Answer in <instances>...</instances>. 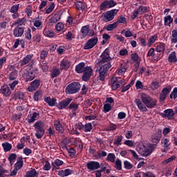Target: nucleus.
<instances>
[{
	"label": "nucleus",
	"mask_w": 177,
	"mask_h": 177,
	"mask_svg": "<svg viewBox=\"0 0 177 177\" xmlns=\"http://www.w3.org/2000/svg\"><path fill=\"white\" fill-rule=\"evenodd\" d=\"M10 71H11L8 75V79L10 81H16L17 80V77H19V74L17 73V70H16V67L13 65H11L9 68Z\"/></svg>",
	"instance_id": "9b49d317"
},
{
	"label": "nucleus",
	"mask_w": 177,
	"mask_h": 177,
	"mask_svg": "<svg viewBox=\"0 0 177 177\" xmlns=\"http://www.w3.org/2000/svg\"><path fill=\"white\" fill-rule=\"evenodd\" d=\"M37 117H39V112H33L32 114H29L27 118L28 124H32L37 121Z\"/></svg>",
	"instance_id": "6ab92c4d"
},
{
	"label": "nucleus",
	"mask_w": 177,
	"mask_h": 177,
	"mask_svg": "<svg viewBox=\"0 0 177 177\" xmlns=\"http://www.w3.org/2000/svg\"><path fill=\"white\" fill-rule=\"evenodd\" d=\"M115 168L117 171H121V169H122V162H121V160L119 158L115 160Z\"/></svg>",
	"instance_id": "c03bdc74"
},
{
	"label": "nucleus",
	"mask_w": 177,
	"mask_h": 177,
	"mask_svg": "<svg viewBox=\"0 0 177 177\" xmlns=\"http://www.w3.org/2000/svg\"><path fill=\"white\" fill-rule=\"evenodd\" d=\"M115 23H118V26L119 23H120L121 24H127V18L124 17V15H120L119 19Z\"/></svg>",
	"instance_id": "5fc2aeb1"
},
{
	"label": "nucleus",
	"mask_w": 177,
	"mask_h": 177,
	"mask_svg": "<svg viewBox=\"0 0 177 177\" xmlns=\"http://www.w3.org/2000/svg\"><path fill=\"white\" fill-rule=\"evenodd\" d=\"M63 164H64L63 160H61L60 159H55L54 162H52L51 163V165L53 166L52 171L57 169V167H61V165H63Z\"/></svg>",
	"instance_id": "bb28decb"
},
{
	"label": "nucleus",
	"mask_w": 177,
	"mask_h": 177,
	"mask_svg": "<svg viewBox=\"0 0 177 177\" xmlns=\"http://www.w3.org/2000/svg\"><path fill=\"white\" fill-rule=\"evenodd\" d=\"M148 12H150V7L140 6L138 9L133 10L131 19L135 20L138 15H143V13H148Z\"/></svg>",
	"instance_id": "39448f33"
},
{
	"label": "nucleus",
	"mask_w": 177,
	"mask_h": 177,
	"mask_svg": "<svg viewBox=\"0 0 177 177\" xmlns=\"http://www.w3.org/2000/svg\"><path fill=\"white\" fill-rule=\"evenodd\" d=\"M40 66L43 71L46 72L48 70H49V66H48V64H46V61L43 60L40 63Z\"/></svg>",
	"instance_id": "09e8293b"
},
{
	"label": "nucleus",
	"mask_w": 177,
	"mask_h": 177,
	"mask_svg": "<svg viewBox=\"0 0 177 177\" xmlns=\"http://www.w3.org/2000/svg\"><path fill=\"white\" fill-rule=\"evenodd\" d=\"M73 102V98H66L58 103L57 108L59 110H63L66 107H68L70 103Z\"/></svg>",
	"instance_id": "dca6fc26"
},
{
	"label": "nucleus",
	"mask_w": 177,
	"mask_h": 177,
	"mask_svg": "<svg viewBox=\"0 0 177 177\" xmlns=\"http://www.w3.org/2000/svg\"><path fill=\"white\" fill-rule=\"evenodd\" d=\"M121 84H122V80L113 81L111 84L112 91H117L121 86Z\"/></svg>",
	"instance_id": "c9c22d12"
},
{
	"label": "nucleus",
	"mask_w": 177,
	"mask_h": 177,
	"mask_svg": "<svg viewBox=\"0 0 177 177\" xmlns=\"http://www.w3.org/2000/svg\"><path fill=\"white\" fill-rule=\"evenodd\" d=\"M169 63H177L176 52H171L167 58Z\"/></svg>",
	"instance_id": "c85d7f7f"
},
{
	"label": "nucleus",
	"mask_w": 177,
	"mask_h": 177,
	"mask_svg": "<svg viewBox=\"0 0 177 177\" xmlns=\"http://www.w3.org/2000/svg\"><path fill=\"white\" fill-rule=\"evenodd\" d=\"M24 21H26V20H24V18L19 19L18 20H17L15 22H14L12 24V27H13V26H17V24H18V26H20V27H22Z\"/></svg>",
	"instance_id": "4d7b16f0"
},
{
	"label": "nucleus",
	"mask_w": 177,
	"mask_h": 177,
	"mask_svg": "<svg viewBox=\"0 0 177 177\" xmlns=\"http://www.w3.org/2000/svg\"><path fill=\"white\" fill-rule=\"evenodd\" d=\"M136 150L142 157H149V156L151 154V151H150L149 148L143 144L140 145L136 148Z\"/></svg>",
	"instance_id": "6e6552de"
},
{
	"label": "nucleus",
	"mask_w": 177,
	"mask_h": 177,
	"mask_svg": "<svg viewBox=\"0 0 177 177\" xmlns=\"http://www.w3.org/2000/svg\"><path fill=\"white\" fill-rule=\"evenodd\" d=\"M106 4L108 5L109 9L111 8H114L117 5V2L114 1V0H106Z\"/></svg>",
	"instance_id": "052dcab7"
},
{
	"label": "nucleus",
	"mask_w": 177,
	"mask_h": 177,
	"mask_svg": "<svg viewBox=\"0 0 177 177\" xmlns=\"http://www.w3.org/2000/svg\"><path fill=\"white\" fill-rule=\"evenodd\" d=\"M2 147L5 151V153H7V151H10L12 150V144L6 142L2 144Z\"/></svg>",
	"instance_id": "4c0bfd02"
},
{
	"label": "nucleus",
	"mask_w": 177,
	"mask_h": 177,
	"mask_svg": "<svg viewBox=\"0 0 177 177\" xmlns=\"http://www.w3.org/2000/svg\"><path fill=\"white\" fill-rule=\"evenodd\" d=\"M60 70H64L65 71H67L68 70L69 67L71 66V62L68 59H64L61 61L60 64Z\"/></svg>",
	"instance_id": "f3484780"
},
{
	"label": "nucleus",
	"mask_w": 177,
	"mask_h": 177,
	"mask_svg": "<svg viewBox=\"0 0 177 177\" xmlns=\"http://www.w3.org/2000/svg\"><path fill=\"white\" fill-rule=\"evenodd\" d=\"M124 165L125 169H132V168H133V165H132L128 160L124 161Z\"/></svg>",
	"instance_id": "0e129e2a"
},
{
	"label": "nucleus",
	"mask_w": 177,
	"mask_h": 177,
	"mask_svg": "<svg viewBox=\"0 0 177 177\" xmlns=\"http://www.w3.org/2000/svg\"><path fill=\"white\" fill-rule=\"evenodd\" d=\"M80 89L81 84H80V82H73L66 86L65 92L67 95H74L78 93Z\"/></svg>",
	"instance_id": "7ed1b4c3"
},
{
	"label": "nucleus",
	"mask_w": 177,
	"mask_h": 177,
	"mask_svg": "<svg viewBox=\"0 0 177 177\" xmlns=\"http://www.w3.org/2000/svg\"><path fill=\"white\" fill-rule=\"evenodd\" d=\"M97 42H99V38H97V37H92L84 44L83 49H84V50H89L95 48V46L97 45Z\"/></svg>",
	"instance_id": "0eeeda50"
},
{
	"label": "nucleus",
	"mask_w": 177,
	"mask_h": 177,
	"mask_svg": "<svg viewBox=\"0 0 177 177\" xmlns=\"http://www.w3.org/2000/svg\"><path fill=\"white\" fill-rule=\"evenodd\" d=\"M109 9V6L107 5V2L104 1L100 5V10L106 11Z\"/></svg>",
	"instance_id": "bf43d9fd"
},
{
	"label": "nucleus",
	"mask_w": 177,
	"mask_h": 177,
	"mask_svg": "<svg viewBox=\"0 0 177 177\" xmlns=\"http://www.w3.org/2000/svg\"><path fill=\"white\" fill-rule=\"evenodd\" d=\"M75 6H76V9L77 10H84L85 9V6L82 1H77L75 3Z\"/></svg>",
	"instance_id": "a18cd8bd"
},
{
	"label": "nucleus",
	"mask_w": 177,
	"mask_h": 177,
	"mask_svg": "<svg viewBox=\"0 0 177 177\" xmlns=\"http://www.w3.org/2000/svg\"><path fill=\"white\" fill-rule=\"evenodd\" d=\"M16 158H17V155H16V153H11L9 155L8 161L10 162V165H13V164H15Z\"/></svg>",
	"instance_id": "a19ab883"
},
{
	"label": "nucleus",
	"mask_w": 177,
	"mask_h": 177,
	"mask_svg": "<svg viewBox=\"0 0 177 177\" xmlns=\"http://www.w3.org/2000/svg\"><path fill=\"white\" fill-rule=\"evenodd\" d=\"M14 37L19 38L24 34V27L17 26L13 30Z\"/></svg>",
	"instance_id": "a211bd4d"
},
{
	"label": "nucleus",
	"mask_w": 177,
	"mask_h": 177,
	"mask_svg": "<svg viewBox=\"0 0 177 177\" xmlns=\"http://www.w3.org/2000/svg\"><path fill=\"white\" fill-rule=\"evenodd\" d=\"M135 103H136V106H138L140 111H142L144 113H147V111H149V110L145 106V104H143V103H142V101L140 100V99H136Z\"/></svg>",
	"instance_id": "b1692460"
},
{
	"label": "nucleus",
	"mask_w": 177,
	"mask_h": 177,
	"mask_svg": "<svg viewBox=\"0 0 177 177\" xmlns=\"http://www.w3.org/2000/svg\"><path fill=\"white\" fill-rule=\"evenodd\" d=\"M177 97V87H174L173 91L171 92L169 95V99H176Z\"/></svg>",
	"instance_id": "6e6d98bb"
},
{
	"label": "nucleus",
	"mask_w": 177,
	"mask_h": 177,
	"mask_svg": "<svg viewBox=\"0 0 177 177\" xmlns=\"http://www.w3.org/2000/svg\"><path fill=\"white\" fill-rule=\"evenodd\" d=\"M106 161H110V162H115V155L114 153H109L106 158Z\"/></svg>",
	"instance_id": "3c124183"
},
{
	"label": "nucleus",
	"mask_w": 177,
	"mask_h": 177,
	"mask_svg": "<svg viewBox=\"0 0 177 177\" xmlns=\"http://www.w3.org/2000/svg\"><path fill=\"white\" fill-rule=\"evenodd\" d=\"M33 57H34V55L32 54L26 55L24 59L20 60L19 62L20 66L23 67V66H26V64H28V63L31 62Z\"/></svg>",
	"instance_id": "5701e85b"
},
{
	"label": "nucleus",
	"mask_w": 177,
	"mask_h": 177,
	"mask_svg": "<svg viewBox=\"0 0 177 177\" xmlns=\"http://www.w3.org/2000/svg\"><path fill=\"white\" fill-rule=\"evenodd\" d=\"M117 27H118V22H114L113 24H108L105 27V30H106V31H113V30H115Z\"/></svg>",
	"instance_id": "72a5a7b5"
},
{
	"label": "nucleus",
	"mask_w": 177,
	"mask_h": 177,
	"mask_svg": "<svg viewBox=\"0 0 177 177\" xmlns=\"http://www.w3.org/2000/svg\"><path fill=\"white\" fill-rule=\"evenodd\" d=\"M89 30V26H84L81 29V32L84 37H86L88 31Z\"/></svg>",
	"instance_id": "680f3d73"
},
{
	"label": "nucleus",
	"mask_w": 177,
	"mask_h": 177,
	"mask_svg": "<svg viewBox=\"0 0 177 177\" xmlns=\"http://www.w3.org/2000/svg\"><path fill=\"white\" fill-rule=\"evenodd\" d=\"M41 85V80L35 79L30 83V86L28 87V92H34L39 88Z\"/></svg>",
	"instance_id": "4468645a"
},
{
	"label": "nucleus",
	"mask_w": 177,
	"mask_h": 177,
	"mask_svg": "<svg viewBox=\"0 0 177 177\" xmlns=\"http://www.w3.org/2000/svg\"><path fill=\"white\" fill-rule=\"evenodd\" d=\"M156 52L158 53L161 52H164L165 50V44L164 43H160L156 48Z\"/></svg>",
	"instance_id": "79ce46f5"
},
{
	"label": "nucleus",
	"mask_w": 177,
	"mask_h": 177,
	"mask_svg": "<svg viewBox=\"0 0 177 177\" xmlns=\"http://www.w3.org/2000/svg\"><path fill=\"white\" fill-rule=\"evenodd\" d=\"M33 25L35 26V27H37V28H39V27L40 28H42V22L41 21V20H33Z\"/></svg>",
	"instance_id": "338daca9"
},
{
	"label": "nucleus",
	"mask_w": 177,
	"mask_h": 177,
	"mask_svg": "<svg viewBox=\"0 0 177 177\" xmlns=\"http://www.w3.org/2000/svg\"><path fill=\"white\" fill-rule=\"evenodd\" d=\"M53 9H55V3H52L48 7L46 8V15L52 13V12H53Z\"/></svg>",
	"instance_id": "603ef678"
},
{
	"label": "nucleus",
	"mask_w": 177,
	"mask_h": 177,
	"mask_svg": "<svg viewBox=\"0 0 177 177\" xmlns=\"http://www.w3.org/2000/svg\"><path fill=\"white\" fill-rule=\"evenodd\" d=\"M44 100L46 103H47V104H48L50 107L55 106L56 105V102H57V100H56V98L55 97L51 98L50 96L49 97L45 96L44 97Z\"/></svg>",
	"instance_id": "4be33fe9"
},
{
	"label": "nucleus",
	"mask_w": 177,
	"mask_h": 177,
	"mask_svg": "<svg viewBox=\"0 0 177 177\" xmlns=\"http://www.w3.org/2000/svg\"><path fill=\"white\" fill-rule=\"evenodd\" d=\"M171 90L172 88L171 86L163 88L159 95V101L165 102V99H167Z\"/></svg>",
	"instance_id": "1a4fd4ad"
},
{
	"label": "nucleus",
	"mask_w": 177,
	"mask_h": 177,
	"mask_svg": "<svg viewBox=\"0 0 177 177\" xmlns=\"http://www.w3.org/2000/svg\"><path fill=\"white\" fill-rule=\"evenodd\" d=\"M37 170H35V169H32L26 172L25 177H35L37 176Z\"/></svg>",
	"instance_id": "ea45409f"
},
{
	"label": "nucleus",
	"mask_w": 177,
	"mask_h": 177,
	"mask_svg": "<svg viewBox=\"0 0 177 177\" xmlns=\"http://www.w3.org/2000/svg\"><path fill=\"white\" fill-rule=\"evenodd\" d=\"M160 86V83L158 82L153 81L151 83V89L152 91H157Z\"/></svg>",
	"instance_id": "8fccbe9b"
},
{
	"label": "nucleus",
	"mask_w": 177,
	"mask_h": 177,
	"mask_svg": "<svg viewBox=\"0 0 177 177\" xmlns=\"http://www.w3.org/2000/svg\"><path fill=\"white\" fill-rule=\"evenodd\" d=\"M79 106L80 104H78L77 102H72L69 104L68 109L69 110H73V111H76L77 110H78Z\"/></svg>",
	"instance_id": "58836bf2"
},
{
	"label": "nucleus",
	"mask_w": 177,
	"mask_h": 177,
	"mask_svg": "<svg viewBox=\"0 0 177 177\" xmlns=\"http://www.w3.org/2000/svg\"><path fill=\"white\" fill-rule=\"evenodd\" d=\"M141 100L147 109H154L157 106V100L145 93L141 94Z\"/></svg>",
	"instance_id": "f257e3e1"
},
{
	"label": "nucleus",
	"mask_w": 177,
	"mask_h": 177,
	"mask_svg": "<svg viewBox=\"0 0 177 177\" xmlns=\"http://www.w3.org/2000/svg\"><path fill=\"white\" fill-rule=\"evenodd\" d=\"M60 20V15L55 14L50 19L49 23L55 24L57 21Z\"/></svg>",
	"instance_id": "37998d69"
},
{
	"label": "nucleus",
	"mask_w": 177,
	"mask_h": 177,
	"mask_svg": "<svg viewBox=\"0 0 177 177\" xmlns=\"http://www.w3.org/2000/svg\"><path fill=\"white\" fill-rule=\"evenodd\" d=\"M25 38L28 41L32 38V36L31 35V30L30 28H28L27 30L25 31Z\"/></svg>",
	"instance_id": "69168bd1"
},
{
	"label": "nucleus",
	"mask_w": 177,
	"mask_h": 177,
	"mask_svg": "<svg viewBox=\"0 0 177 177\" xmlns=\"http://www.w3.org/2000/svg\"><path fill=\"white\" fill-rule=\"evenodd\" d=\"M161 143L162 145H164L165 149H171V147H169V146H171V142L169 138H162L161 140Z\"/></svg>",
	"instance_id": "e433bc0d"
},
{
	"label": "nucleus",
	"mask_w": 177,
	"mask_h": 177,
	"mask_svg": "<svg viewBox=\"0 0 177 177\" xmlns=\"http://www.w3.org/2000/svg\"><path fill=\"white\" fill-rule=\"evenodd\" d=\"M124 139V137L120 136H116L115 139L114 140L113 145L115 146H121L122 145V140Z\"/></svg>",
	"instance_id": "2f4dec72"
},
{
	"label": "nucleus",
	"mask_w": 177,
	"mask_h": 177,
	"mask_svg": "<svg viewBox=\"0 0 177 177\" xmlns=\"http://www.w3.org/2000/svg\"><path fill=\"white\" fill-rule=\"evenodd\" d=\"M38 73V68H35L33 70L28 71L25 74V82H29V81H32L35 78V74Z\"/></svg>",
	"instance_id": "f8f14e48"
},
{
	"label": "nucleus",
	"mask_w": 177,
	"mask_h": 177,
	"mask_svg": "<svg viewBox=\"0 0 177 177\" xmlns=\"http://www.w3.org/2000/svg\"><path fill=\"white\" fill-rule=\"evenodd\" d=\"M54 127L59 133H63L64 132V127H63V124L60 123V120H55Z\"/></svg>",
	"instance_id": "393cba45"
},
{
	"label": "nucleus",
	"mask_w": 177,
	"mask_h": 177,
	"mask_svg": "<svg viewBox=\"0 0 177 177\" xmlns=\"http://www.w3.org/2000/svg\"><path fill=\"white\" fill-rule=\"evenodd\" d=\"M62 74V70L54 68L51 72V78H56V77H59Z\"/></svg>",
	"instance_id": "f704fd0d"
},
{
	"label": "nucleus",
	"mask_w": 177,
	"mask_h": 177,
	"mask_svg": "<svg viewBox=\"0 0 177 177\" xmlns=\"http://www.w3.org/2000/svg\"><path fill=\"white\" fill-rule=\"evenodd\" d=\"M110 68H111V64L110 63L104 64L100 67L98 70V80H100V81H104V80H106L107 72Z\"/></svg>",
	"instance_id": "20e7f679"
},
{
	"label": "nucleus",
	"mask_w": 177,
	"mask_h": 177,
	"mask_svg": "<svg viewBox=\"0 0 177 177\" xmlns=\"http://www.w3.org/2000/svg\"><path fill=\"white\" fill-rule=\"evenodd\" d=\"M160 140H161V132L155 133L153 135L151 136L152 143L158 145V143H160Z\"/></svg>",
	"instance_id": "a878e982"
},
{
	"label": "nucleus",
	"mask_w": 177,
	"mask_h": 177,
	"mask_svg": "<svg viewBox=\"0 0 177 177\" xmlns=\"http://www.w3.org/2000/svg\"><path fill=\"white\" fill-rule=\"evenodd\" d=\"M165 26L171 27V24L174 22V19L171 15H167L164 17Z\"/></svg>",
	"instance_id": "473e14b6"
},
{
	"label": "nucleus",
	"mask_w": 177,
	"mask_h": 177,
	"mask_svg": "<svg viewBox=\"0 0 177 177\" xmlns=\"http://www.w3.org/2000/svg\"><path fill=\"white\" fill-rule=\"evenodd\" d=\"M75 72L77 74H82V73L86 71V66H85V62L79 63L75 68Z\"/></svg>",
	"instance_id": "aec40b11"
},
{
	"label": "nucleus",
	"mask_w": 177,
	"mask_h": 177,
	"mask_svg": "<svg viewBox=\"0 0 177 177\" xmlns=\"http://www.w3.org/2000/svg\"><path fill=\"white\" fill-rule=\"evenodd\" d=\"M158 39V35L155 34L149 37L147 42L148 48H150L154 42H156Z\"/></svg>",
	"instance_id": "c756f323"
},
{
	"label": "nucleus",
	"mask_w": 177,
	"mask_h": 177,
	"mask_svg": "<svg viewBox=\"0 0 177 177\" xmlns=\"http://www.w3.org/2000/svg\"><path fill=\"white\" fill-rule=\"evenodd\" d=\"M19 6L20 4L13 5L10 10V13H17L19 11Z\"/></svg>",
	"instance_id": "e2e57ef3"
},
{
	"label": "nucleus",
	"mask_w": 177,
	"mask_h": 177,
	"mask_svg": "<svg viewBox=\"0 0 177 177\" xmlns=\"http://www.w3.org/2000/svg\"><path fill=\"white\" fill-rule=\"evenodd\" d=\"M86 168L87 169H89V171H96V169L100 168V163L93 160L89 161L86 164Z\"/></svg>",
	"instance_id": "2eb2a0df"
},
{
	"label": "nucleus",
	"mask_w": 177,
	"mask_h": 177,
	"mask_svg": "<svg viewBox=\"0 0 177 177\" xmlns=\"http://www.w3.org/2000/svg\"><path fill=\"white\" fill-rule=\"evenodd\" d=\"M64 148L66 149L71 157H74L75 156V153H77V151H75V149H74V148L73 147L67 148V145H64Z\"/></svg>",
	"instance_id": "49530a36"
},
{
	"label": "nucleus",
	"mask_w": 177,
	"mask_h": 177,
	"mask_svg": "<svg viewBox=\"0 0 177 177\" xmlns=\"http://www.w3.org/2000/svg\"><path fill=\"white\" fill-rule=\"evenodd\" d=\"M101 59L99 60L98 63L101 64V66H103V64H107V63H110L111 64V60H113V58H111V57H102L100 56Z\"/></svg>",
	"instance_id": "cd10ccee"
},
{
	"label": "nucleus",
	"mask_w": 177,
	"mask_h": 177,
	"mask_svg": "<svg viewBox=\"0 0 177 177\" xmlns=\"http://www.w3.org/2000/svg\"><path fill=\"white\" fill-rule=\"evenodd\" d=\"M0 92L6 97H8V96H10V95H12V91H10V87L8 85L1 86Z\"/></svg>",
	"instance_id": "412c9836"
},
{
	"label": "nucleus",
	"mask_w": 177,
	"mask_h": 177,
	"mask_svg": "<svg viewBox=\"0 0 177 177\" xmlns=\"http://www.w3.org/2000/svg\"><path fill=\"white\" fill-rule=\"evenodd\" d=\"M39 97H41V91H37L33 95V100L35 102H38L39 100Z\"/></svg>",
	"instance_id": "774afa93"
},
{
	"label": "nucleus",
	"mask_w": 177,
	"mask_h": 177,
	"mask_svg": "<svg viewBox=\"0 0 177 177\" xmlns=\"http://www.w3.org/2000/svg\"><path fill=\"white\" fill-rule=\"evenodd\" d=\"M86 71L83 72V75L82 76V80L84 81V82H88L91 80V77H92V74L93 73V69L91 66H86Z\"/></svg>",
	"instance_id": "9d476101"
},
{
	"label": "nucleus",
	"mask_w": 177,
	"mask_h": 177,
	"mask_svg": "<svg viewBox=\"0 0 177 177\" xmlns=\"http://www.w3.org/2000/svg\"><path fill=\"white\" fill-rule=\"evenodd\" d=\"M32 39L33 42H35V44H39V42H41V34H36L32 37Z\"/></svg>",
	"instance_id": "864d4df0"
},
{
	"label": "nucleus",
	"mask_w": 177,
	"mask_h": 177,
	"mask_svg": "<svg viewBox=\"0 0 177 177\" xmlns=\"http://www.w3.org/2000/svg\"><path fill=\"white\" fill-rule=\"evenodd\" d=\"M12 99L14 100L24 99V93H23L20 91L15 92V93L12 96Z\"/></svg>",
	"instance_id": "7c9ffc66"
},
{
	"label": "nucleus",
	"mask_w": 177,
	"mask_h": 177,
	"mask_svg": "<svg viewBox=\"0 0 177 177\" xmlns=\"http://www.w3.org/2000/svg\"><path fill=\"white\" fill-rule=\"evenodd\" d=\"M33 127H35V136L37 139H41L45 135V122L42 120L37 121Z\"/></svg>",
	"instance_id": "f03ea898"
},
{
	"label": "nucleus",
	"mask_w": 177,
	"mask_h": 177,
	"mask_svg": "<svg viewBox=\"0 0 177 177\" xmlns=\"http://www.w3.org/2000/svg\"><path fill=\"white\" fill-rule=\"evenodd\" d=\"M44 35L45 37H48L49 38H53V35H55V33L50 30H49L47 28H45L43 31Z\"/></svg>",
	"instance_id": "de8ad7c7"
},
{
	"label": "nucleus",
	"mask_w": 177,
	"mask_h": 177,
	"mask_svg": "<svg viewBox=\"0 0 177 177\" xmlns=\"http://www.w3.org/2000/svg\"><path fill=\"white\" fill-rule=\"evenodd\" d=\"M93 127L92 126V123H86L84 125V132H91L93 129Z\"/></svg>",
	"instance_id": "13d9d810"
},
{
	"label": "nucleus",
	"mask_w": 177,
	"mask_h": 177,
	"mask_svg": "<svg viewBox=\"0 0 177 177\" xmlns=\"http://www.w3.org/2000/svg\"><path fill=\"white\" fill-rule=\"evenodd\" d=\"M119 10L112 9L111 10L106 11V12L102 14L103 16V21L104 23H108V21H111L114 19V17L117 16Z\"/></svg>",
	"instance_id": "423d86ee"
},
{
	"label": "nucleus",
	"mask_w": 177,
	"mask_h": 177,
	"mask_svg": "<svg viewBox=\"0 0 177 177\" xmlns=\"http://www.w3.org/2000/svg\"><path fill=\"white\" fill-rule=\"evenodd\" d=\"M160 115L162 118H167L168 120H172L174 118V115H175V112L172 109H167L164 111V113H160Z\"/></svg>",
	"instance_id": "ddd939ff"
}]
</instances>
